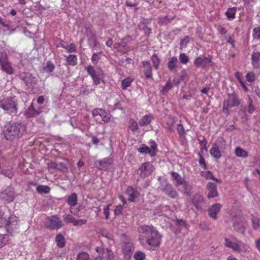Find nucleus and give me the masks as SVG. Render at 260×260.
<instances>
[{
    "instance_id": "nucleus-1",
    "label": "nucleus",
    "mask_w": 260,
    "mask_h": 260,
    "mask_svg": "<svg viewBox=\"0 0 260 260\" xmlns=\"http://www.w3.org/2000/svg\"><path fill=\"white\" fill-rule=\"evenodd\" d=\"M139 232L145 235L146 242L151 247L158 246L160 244L161 236L153 226L141 225Z\"/></svg>"
},
{
    "instance_id": "nucleus-2",
    "label": "nucleus",
    "mask_w": 260,
    "mask_h": 260,
    "mask_svg": "<svg viewBox=\"0 0 260 260\" xmlns=\"http://www.w3.org/2000/svg\"><path fill=\"white\" fill-rule=\"evenodd\" d=\"M25 132V126L20 123H14L6 126L3 131L6 139L13 141L21 137Z\"/></svg>"
},
{
    "instance_id": "nucleus-3",
    "label": "nucleus",
    "mask_w": 260,
    "mask_h": 260,
    "mask_svg": "<svg viewBox=\"0 0 260 260\" xmlns=\"http://www.w3.org/2000/svg\"><path fill=\"white\" fill-rule=\"evenodd\" d=\"M0 108L6 113L16 115L18 112V102L14 97H6L0 100Z\"/></svg>"
},
{
    "instance_id": "nucleus-4",
    "label": "nucleus",
    "mask_w": 260,
    "mask_h": 260,
    "mask_svg": "<svg viewBox=\"0 0 260 260\" xmlns=\"http://www.w3.org/2000/svg\"><path fill=\"white\" fill-rule=\"evenodd\" d=\"M154 170V167L150 162L143 163L137 171V174L139 175L137 180H144L148 177Z\"/></svg>"
},
{
    "instance_id": "nucleus-5",
    "label": "nucleus",
    "mask_w": 260,
    "mask_h": 260,
    "mask_svg": "<svg viewBox=\"0 0 260 260\" xmlns=\"http://www.w3.org/2000/svg\"><path fill=\"white\" fill-rule=\"evenodd\" d=\"M222 111L227 115L229 114V108L238 106L240 104V100L238 96L234 94H229L228 99L224 100Z\"/></svg>"
},
{
    "instance_id": "nucleus-6",
    "label": "nucleus",
    "mask_w": 260,
    "mask_h": 260,
    "mask_svg": "<svg viewBox=\"0 0 260 260\" xmlns=\"http://www.w3.org/2000/svg\"><path fill=\"white\" fill-rule=\"evenodd\" d=\"M247 225V221L243 217H236L233 219V226L238 233L244 235Z\"/></svg>"
},
{
    "instance_id": "nucleus-7",
    "label": "nucleus",
    "mask_w": 260,
    "mask_h": 260,
    "mask_svg": "<svg viewBox=\"0 0 260 260\" xmlns=\"http://www.w3.org/2000/svg\"><path fill=\"white\" fill-rule=\"evenodd\" d=\"M63 226V223L58 215L47 217L46 227L51 230H57Z\"/></svg>"
},
{
    "instance_id": "nucleus-8",
    "label": "nucleus",
    "mask_w": 260,
    "mask_h": 260,
    "mask_svg": "<svg viewBox=\"0 0 260 260\" xmlns=\"http://www.w3.org/2000/svg\"><path fill=\"white\" fill-rule=\"evenodd\" d=\"M0 198L8 203L12 202L15 198L14 189L11 186L7 187L0 194Z\"/></svg>"
},
{
    "instance_id": "nucleus-9",
    "label": "nucleus",
    "mask_w": 260,
    "mask_h": 260,
    "mask_svg": "<svg viewBox=\"0 0 260 260\" xmlns=\"http://www.w3.org/2000/svg\"><path fill=\"white\" fill-rule=\"evenodd\" d=\"M18 225V217L12 215L9 218L8 221L6 224V228L7 232L11 234L16 230Z\"/></svg>"
},
{
    "instance_id": "nucleus-10",
    "label": "nucleus",
    "mask_w": 260,
    "mask_h": 260,
    "mask_svg": "<svg viewBox=\"0 0 260 260\" xmlns=\"http://www.w3.org/2000/svg\"><path fill=\"white\" fill-rule=\"evenodd\" d=\"M211 61L210 57L202 56L197 57L194 60L193 64L197 68H203L209 64Z\"/></svg>"
},
{
    "instance_id": "nucleus-11",
    "label": "nucleus",
    "mask_w": 260,
    "mask_h": 260,
    "mask_svg": "<svg viewBox=\"0 0 260 260\" xmlns=\"http://www.w3.org/2000/svg\"><path fill=\"white\" fill-rule=\"evenodd\" d=\"M96 163L98 164L96 166L99 170H107L109 167L113 163V160L111 158L106 157L101 160L96 161Z\"/></svg>"
},
{
    "instance_id": "nucleus-12",
    "label": "nucleus",
    "mask_w": 260,
    "mask_h": 260,
    "mask_svg": "<svg viewBox=\"0 0 260 260\" xmlns=\"http://www.w3.org/2000/svg\"><path fill=\"white\" fill-rule=\"evenodd\" d=\"M207 189L208 191L207 197L208 198H213L218 196L217 190V185L214 183L209 182L207 184Z\"/></svg>"
},
{
    "instance_id": "nucleus-13",
    "label": "nucleus",
    "mask_w": 260,
    "mask_h": 260,
    "mask_svg": "<svg viewBox=\"0 0 260 260\" xmlns=\"http://www.w3.org/2000/svg\"><path fill=\"white\" fill-rule=\"evenodd\" d=\"M142 67L144 68V74L147 79H152V69L149 61H143Z\"/></svg>"
},
{
    "instance_id": "nucleus-14",
    "label": "nucleus",
    "mask_w": 260,
    "mask_h": 260,
    "mask_svg": "<svg viewBox=\"0 0 260 260\" xmlns=\"http://www.w3.org/2000/svg\"><path fill=\"white\" fill-rule=\"evenodd\" d=\"M192 203L197 210H201L203 205L204 204V198L200 194H196L192 199Z\"/></svg>"
},
{
    "instance_id": "nucleus-15",
    "label": "nucleus",
    "mask_w": 260,
    "mask_h": 260,
    "mask_svg": "<svg viewBox=\"0 0 260 260\" xmlns=\"http://www.w3.org/2000/svg\"><path fill=\"white\" fill-rule=\"evenodd\" d=\"M88 75L90 76L91 78L94 77L97 75H103V71L100 68L95 69V68L89 65L85 68Z\"/></svg>"
},
{
    "instance_id": "nucleus-16",
    "label": "nucleus",
    "mask_w": 260,
    "mask_h": 260,
    "mask_svg": "<svg viewBox=\"0 0 260 260\" xmlns=\"http://www.w3.org/2000/svg\"><path fill=\"white\" fill-rule=\"evenodd\" d=\"M220 209L221 205L220 204L216 203L213 205L208 209V213L209 216L214 219H216L217 218L216 215L219 212Z\"/></svg>"
},
{
    "instance_id": "nucleus-17",
    "label": "nucleus",
    "mask_w": 260,
    "mask_h": 260,
    "mask_svg": "<svg viewBox=\"0 0 260 260\" xmlns=\"http://www.w3.org/2000/svg\"><path fill=\"white\" fill-rule=\"evenodd\" d=\"M126 192L127 194L129 197L128 200L130 202H134V200L138 197L139 195V192L132 186L127 187Z\"/></svg>"
},
{
    "instance_id": "nucleus-18",
    "label": "nucleus",
    "mask_w": 260,
    "mask_h": 260,
    "mask_svg": "<svg viewBox=\"0 0 260 260\" xmlns=\"http://www.w3.org/2000/svg\"><path fill=\"white\" fill-rule=\"evenodd\" d=\"M41 112V109L39 108L36 110L34 108L32 104H31L25 111V114L27 117H32L39 115Z\"/></svg>"
},
{
    "instance_id": "nucleus-19",
    "label": "nucleus",
    "mask_w": 260,
    "mask_h": 260,
    "mask_svg": "<svg viewBox=\"0 0 260 260\" xmlns=\"http://www.w3.org/2000/svg\"><path fill=\"white\" fill-rule=\"evenodd\" d=\"M164 193L171 198L175 199L178 197V192L171 184L166 188Z\"/></svg>"
},
{
    "instance_id": "nucleus-20",
    "label": "nucleus",
    "mask_w": 260,
    "mask_h": 260,
    "mask_svg": "<svg viewBox=\"0 0 260 260\" xmlns=\"http://www.w3.org/2000/svg\"><path fill=\"white\" fill-rule=\"evenodd\" d=\"M252 64L255 69H258L260 67V52H254L251 56Z\"/></svg>"
},
{
    "instance_id": "nucleus-21",
    "label": "nucleus",
    "mask_w": 260,
    "mask_h": 260,
    "mask_svg": "<svg viewBox=\"0 0 260 260\" xmlns=\"http://www.w3.org/2000/svg\"><path fill=\"white\" fill-rule=\"evenodd\" d=\"M178 63V59L176 57L173 56L169 59L167 63V67L171 72H174L176 68Z\"/></svg>"
},
{
    "instance_id": "nucleus-22",
    "label": "nucleus",
    "mask_w": 260,
    "mask_h": 260,
    "mask_svg": "<svg viewBox=\"0 0 260 260\" xmlns=\"http://www.w3.org/2000/svg\"><path fill=\"white\" fill-rule=\"evenodd\" d=\"M210 153L211 156L215 158L218 159L221 157V153L218 146L216 144H213L210 150Z\"/></svg>"
},
{
    "instance_id": "nucleus-23",
    "label": "nucleus",
    "mask_w": 260,
    "mask_h": 260,
    "mask_svg": "<svg viewBox=\"0 0 260 260\" xmlns=\"http://www.w3.org/2000/svg\"><path fill=\"white\" fill-rule=\"evenodd\" d=\"M68 204L71 207H74L77 204V194L75 192L69 196L67 199Z\"/></svg>"
},
{
    "instance_id": "nucleus-24",
    "label": "nucleus",
    "mask_w": 260,
    "mask_h": 260,
    "mask_svg": "<svg viewBox=\"0 0 260 260\" xmlns=\"http://www.w3.org/2000/svg\"><path fill=\"white\" fill-rule=\"evenodd\" d=\"M153 119L151 115H146L143 116L139 121V124L141 126H144L148 125Z\"/></svg>"
},
{
    "instance_id": "nucleus-25",
    "label": "nucleus",
    "mask_w": 260,
    "mask_h": 260,
    "mask_svg": "<svg viewBox=\"0 0 260 260\" xmlns=\"http://www.w3.org/2000/svg\"><path fill=\"white\" fill-rule=\"evenodd\" d=\"M171 176L173 180L175 181V185L176 186H179L183 184V182L184 180L181 178L178 173L175 172H172Z\"/></svg>"
},
{
    "instance_id": "nucleus-26",
    "label": "nucleus",
    "mask_w": 260,
    "mask_h": 260,
    "mask_svg": "<svg viewBox=\"0 0 260 260\" xmlns=\"http://www.w3.org/2000/svg\"><path fill=\"white\" fill-rule=\"evenodd\" d=\"M138 151L142 154H149L151 157L154 156L153 151H151L150 148L145 144H142L139 148Z\"/></svg>"
},
{
    "instance_id": "nucleus-27",
    "label": "nucleus",
    "mask_w": 260,
    "mask_h": 260,
    "mask_svg": "<svg viewBox=\"0 0 260 260\" xmlns=\"http://www.w3.org/2000/svg\"><path fill=\"white\" fill-rule=\"evenodd\" d=\"M133 249V246L131 243L127 242L123 243L122 245V250L125 254L129 255L132 253Z\"/></svg>"
},
{
    "instance_id": "nucleus-28",
    "label": "nucleus",
    "mask_w": 260,
    "mask_h": 260,
    "mask_svg": "<svg viewBox=\"0 0 260 260\" xmlns=\"http://www.w3.org/2000/svg\"><path fill=\"white\" fill-rule=\"evenodd\" d=\"M225 245L226 247L231 248L236 251H240V246L236 243L230 241L228 238L225 239Z\"/></svg>"
},
{
    "instance_id": "nucleus-29",
    "label": "nucleus",
    "mask_w": 260,
    "mask_h": 260,
    "mask_svg": "<svg viewBox=\"0 0 260 260\" xmlns=\"http://www.w3.org/2000/svg\"><path fill=\"white\" fill-rule=\"evenodd\" d=\"M2 174L10 179H12L14 176V172L11 167H8L2 170Z\"/></svg>"
},
{
    "instance_id": "nucleus-30",
    "label": "nucleus",
    "mask_w": 260,
    "mask_h": 260,
    "mask_svg": "<svg viewBox=\"0 0 260 260\" xmlns=\"http://www.w3.org/2000/svg\"><path fill=\"white\" fill-rule=\"evenodd\" d=\"M55 242L58 247H63L65 245V240L63 235L61 234L57 235L55 237Z\"/></svg>"
},
{
    "instance_id": "nucleus-31",
    "label": "nucleus",
    "mask_w": 260,
    "mask_h": 260,
    "mask_svg": "<svg viewBox=\"0 0 260 260\" xmlns=\"http://www.w3.org/2000/svg\"><path fill=\"white\" fill-rule=\"evenodd\" d=\"M134 79L130 77H127L121 81V86L123 90H125L131 85Z\"/></svg>"
},
{
    "instance_id": "nucleus-32",
    "label": "nucleus",
    "mask_w": 260,
    "mask_h": 260,
    "mask_svg": "<svg viewBox=\"0 0 260 260\" xmlns=\"http://www.w3.org/2000/svg\"><path fill=\"white\" fill-rule=\"evenodd\" d=\"M236 9V7H232L227 10L225 14L228 19H233L235 18Z\"/></svg>"
},
{
    "instance_id": "nucleus-33",
    "label": "nucleus",
    "mask_w": 260,
    "mask_h": 260,
    "mask_svg": "<svg viewBox=\"0 0 260 260\" xmlns=\"http://www.w3.org/2000/svg\"><path fill=\"white\" fill-rule=\"evenodd\" d=\"M235 154L238 157H246L248 156V152L240 147L235 149Z\"/></svg>"
},
{
    "instance_id": "nucleus-34",
    "label": "nucleus",
    "mask_w": 260,
    "mask_h": 260,
    "mask_svg": "<svg viewBox=\"0 0 260 260\" xmlns=\"http://www.w3.org/2000/svg\"><path fill=\"white\" fill-rule=\"evenodd\" d=\"M1 67L2 70L8 74L11 75L14 73L13 67L9 62L1 65Z\"/></svg>"
},
{
    "instance_id": "nucleus-35",
    "label": "nucleus",
    "mask_w": 260,
    "mask_h": 260,
    "mask_svg": "<svg viewBox=\"0 0 260 260\" xmlns=\"http://www.w3.org/2000/svg\"><path fill=\"white\" fill-rule=\"evenodd\" d=\"M151 60L153 63L154 68L155 70H158L160 62L159 57L157 56L156 54H153L151 57Z\"/></svg>"
},
{
    "instance_id": "nucleus-36",
    "label": "nucleus",
    "mask_w": 260,
    "mask_h": 260,
    "mask_svg": "<svg viewBox=\"0 0 260 260\" xmlns=\"http://www.w3.org/2000/svg\"><path fill=\"white\" fill-rule=\"evenodd\" d=\"M36 190L40 194L48 193L50 192V188L46 185H39L37 187Z\"/></svg>"
},
{
    "instance_id": "nucleus-37",
    "label": "nucleus",
    "mask_w": 260,
    "mask_h": 260,
    "mask_svg": "<svg viewBox=\"0 0 260 260\" xmlns=\"http://www.w3.org/2000/svg\"><path fill=\"white\" fill-rule=\"evenodd\" d=\"M67 61L69 64L75 66L77 64V58L76 55H70L67 58Z\"/></svg>"
},
{
    "instance_id": "nucleus-38",
    "label": "nucleus",
    "mask_w": 260,
    "mask_h": 260,
    "mask_svg": "<svg viewBox=\"0 0 260 260\" xmlns=\"http://www.w3.org/2000/svg\"><path fill=\"white\" fill-rule=\"evenodd\" d=\"M54 65L50 61H48L47 62L46 66L44 68V71L45 72L50 73L54 71Z\"/></svg>"
},
{
    "instance_id": "nucleus-39",
    "label": "nucleus",
    "mask_w": 260,
    "mask_h": 260,
    "mask_svg": "<svg viewBox=\"0 0 260 260\" xmlns=\"http://www.w3.org/2000/svg\"><path fill=\"white\" fill-rule=\"evenodd\" d=\"M204 177H205V178H206L207 179H210L214 181H215L216 182H218L219 183H221V180L220 179H218L215 178L214 177V176L213 175L211 171H208L206 172L205 174Z\"/></svg>"
},
{
    "instance_id": "nucleus-40",
    "label": "nucleus",
    "mask_w": 260,
    "mask_h": 260,
    "mask_svg": "<svg viewBox=\"0 0 260 260\" xmlns=\"http://www.w3.org/2000/svg\"><path fill=\"white\" fill-rule=\"evenodd\" d=\"M68 167L66 164L63 162H58L57 163L56 170L61 172H66L68 171Z\"/></svg>"
},
{
    "instance_id": "nucleus-41",
    "label": "nucleus",
    "mask_w": 260,
    "mask_h": 260,
    "mask_svg": "<svg viewBox=\"0 0 260 260\" xmlns=\"http://www.w3.org/2000/svg\"><path fill=\"white\" fill-rule=\"evenodd\" d=\"M76 260H89V255L86 252H82L78 254Z\"/></svg>"
},
{
    "instance_id": "nucleus-42",
    "label": "nucleus",
    "mask_w": 260,
    "mask_h": 260,
    "mask_svg": "<svg viewBox=\"0 0 260 260\" xmlns=\"http://www.w3.org/2000/svg\"><path fill=\"white\" fill-rule=\"evenodd\" d=\"M134 257L135 260H144L145 258V254L141 251H138L135 253Z\"/></svg>"
},
{
    "instance_id": "nucleus-43",
    "label": "nucleus",
    "mask_w": 260,
    "mask_h": 260,
    "mask_svg": "<svg viewBox=\"0 0 260 260\" xmlns=\"http://www.w3.org/2000/svg\"><path fill=\"white\" fill-rule=\"evenodd\" d=\"M150 149L151 151H153L154 153V156L156 155V153L157 151V145L154 140H151L149 142Z\"/></svg>"
},
{
    "instance_id": "nucleus-44",
    "label": "nucleus",
    "mask_w": 260,
    "mask_h": 260,
    "mask_svg": "<svg viewBox=\"0 0 260 260\" xmlns=\"http://www.w3.org/2000/svg\"><path fill=\"white\" fill-rule=\"evenodd\" d=\"M102 52H100L98 53H93L92 57H91V61L94 64H96L99 61V60L100 59V56L101 55Z\"/></svg>"
},
{
    "instance_id": "nucleus-45",
    "label": "nucleus",
    "mask_w": 260,
    "mask_h": 260,
    "mask_svg": "<svg viewBox=\"0 0 260 260\" xmlns=\"http://www.w3.org/2000/svg\"><path fill=\"white\" fill-rule=\"evenodd\" d=\"M8 56L7 54L5 52L0 53V64L1 66L8 63Z\"/></svg>"
},
{
    "instance_id": "nucleus-46",
    "label": "nucleus",
    "mask_w": 260,
    "mask_h": 260,
    "mask_svg": "<svg viewBox=\"0 0 260 260\" xmlns=\"http://www.w3.org/2000/svg\"><path fill=\"white\" fill-rule=\"evenodd\" d=\"M246 79L249 82H253L255 80V75L253 72H250L247 73L246 75Z\"/></svg>"
},
{
    "instance_id": "nucleus-47",
    "label": "nucleus",
    "mask_w": 260,
    "mask_h": 260,
    "mask_svg": "<svg viewBox=\"0 0 260 260\" xmlns=\"http://www.w3.org/2000/svg\"><path fill=\"white\" fill-rule=\"evenodd\" d=\"M170 184V183L169 182H168L166 179H164L160 180V188L164 192V190H166V188H167Z\"/></svg>"
},
{
    "instance_id": "nucleus-48",
    "label": "nucleus",
    "mask_w": 260,
    "mask_h": 260,
    "mask_svg": "<svg viewBox=\"0 0 260 260\" xmlns=\"http://www.w3.org/2000/svg\"><path fill=\"white\" fill-rule=\"evenodd\" d=\"M101 118L102 119V120L105 123H108L111 120V115L107 113L105 110L104 111V113H102V116H100Z\"/></svg>"
},
{
    "instance_id": "nucleus-49",
    "label": "nucleus",
    "mask_w": 260,
    "mask_h": 260,
    "mask_svg": "<svg viewBox=\"0 0 260 260\" xmlns=\"http://www.w3.org/2000/svg\"><path fill=\"white\" fill-rule=\"evenodd\" d=\"M199 155L200 156L199 162L200 164V166L203 169H206L207 168V165L206 164L205 160L202 154L201 153H199Z\"/></svg>"
},
{
    "instance_id": "nucleus-50",
    "label": "nucleus",
    "mask_w": 260,
    "mask_h": 260,
    "mask_svg": "<svg viewBox=\"0 0 260 260\" xmlns=\"http://www.w3.org/2000/svg\"><path fill=\"white\" fill-rule=\"evenodd\" d=\"M179 60L181 63L185 64L189 61V58L185 53H180Z\"/></svg>"
},
{
    "instance_id": "nucleus-51",
    "label": "nucleus",
    "mask_w": 260,
    "mask_h": 260,
    "mask_svg": "<svg viewBox=\"0 0 260 260\" xmlns=\"http://www.w3.org/2000/svg\"><path fill=\"white\" fill-rule=\"evenodd\" d=\"M64 221L67 223H74L75 218L70 214L64 215L63 216Z\"/></svg>"
},
{
    "instance_id": "nucleus-52",
    "label": "nucleus",
    "mask_w": 260,
    "mask_h": 260,
    "mask_svg": "<svg viewBox=\"0 0 260 260\" xmlns=\"http://www.w3.org/2000/svg\"><path fill=\"white\" fill-rule=\"evenodd\" d=\"M105 110L103 109H94L92 111V115L93 117L96 118L98 116H102V113H104Z\"/></svg>"
},
{
    "instance_id": "nucleus-53",
    "label": "nucleus",
    "mask_w": 260,
    "mask_h": 260,
    "mask_svg": "<svg viewBox=\"0 0 260 260\" xmlns=\"http://www.w3.org/2000/svg\"><path fill=\"white\" fill-rule=\"evenodd\" d=\"M175 123V120L174 117H169L168 118L167 124L170 129L173 130V126Z\"/></svg>"
},
{
    "instance_id": "nucleus-54",
    "label": "nucleus",
    "mask_w": 260,
    "mask_h": 260,
    "mask_svg": "<svg viewBox=\"0 0 260 260\" xmlns=\"http://www.w3.org/2000/svg\"><path fill=\"white\" fill-rule=\"evenodd\" d=\"M189 38L187 36L185 37V38L182 39L181 40L180 43V48L183 49V48L186 47V46H187V45L189 43Z\"/></svg>"
},
{
    "instance_id": "nucleus-55",
    "label": "nucleus",
    "mask_w": 260,
    "mask_h": 260,
    "mask_svg": "<svg viewBox=\"0 0 260 260\" xmlns=\"http://www.w3.org/2000/svg\"><path fill=\"white\" fill-rule=\"evenodd\" d=\"M181 185H183V187L185 190V192L188 195H189L190 190L191 188L190 185L187 182H185V181H184L183 182V184H182Z\"/></svg>"
},
{
    "instance_id": "nucleus-56",
    "label": "nucleus",
    "mask_w": 260,
    "mask_h": 260,
    "mask_svg": "<svg viewBox=\"0 0 260 260\" xmlns=\"http://www.w3.org/2000/svg\"><path fill=\"white\" fill-rule=\"evenodd\" d=\"M253 37L254 39H260V27L254 28Z\"/></svg>"
},
{
    "instance_id": "nucleus-57",
    "label": "nucleus",
    "mask_w": 260,
    "mask_h": 260,
    "mask_svg": "<svg viewBox=\"0 0 260 260\" xmlns=\"http://www.w3.org/2000/svg\"><path fill=\"white\" fill-rule=\"evenodd\" d=\"M123 206L119 205L117 206L114 210V214L115 215L118 216L122 214L123 211Z\"/></svg>"
},
{
    "instance_id": "nucleus-58",
    "label": "nucleus",
    "mask_w": 260,
    "mask_h": 260,
    "mask_svg": "<svg viewBox=\"0 0 260 260\" xmlns=\"http://www.w3.org/2000/svg\"><path fill=\"white\" fill-rule=\"evenodd\" d=\"M87 220L86 219H77L75 218L73 225L74 226L82 225L85 224Z\"/></svg>"
},
{
    "instance_id": "nucleus-59",
    "label": "nucleus",
    "mask_w": 260,
    "mask_h": 260,
    "mask_svg": "<svg viewBox=\"0 0 260 260\" xmlns=\"http://www.w3.org/2000/svg\"><path fill=\"white\" fill-rule=\"evenodd\" d=\"M129 128L133 132H135L138 129V125L137 123L134 121V120H131V124L129 126Z\"/></svg>"
},
{
    "instance_id": "nucleus-60",
    "label": "nucleus",
    "mask_w": 260,
    "mask_h": 260,
    "mask_svg": "<svg viewBox=\"0 0 260 260\" xmlns=\"http://www.w3.org/2000/svg\"><path fill=\"white\" fill-rule=\"evenodd\" d=\"M172 20V18L169 19L168 16H165L164 17H161L159 18V23L161 24L167 23L170 22Z\"/></svg>"
},
{
    "instance_id": "nucleus-61",
    "label": "nucleus",
    "mask_w": 260,
    "mask_h": 260,
    "mask_svg": "<svg viewBox=\"0 0 260 260\" xmlns=\"http://www.w3.org/2000/svg\"><path fill=\"white\" fill-rule=\"evenodd\" d=\"M201 147H205V149L207 150L206 145L207 144V140L204 137H202L198 139Z\"/></svg>"
},
{
    "instance_id": "nucleus-62",
    "label": "nucleus",
    "mask_w": 260,
    "mask_h": 260,
    "mask_svg": "<svg viewBox=\"0 0 260 260\" xmlns=\"http://www.w3.org/2000/svg\"><path fill=\"white\" fill-rule=\"evenodd\" d=\"M177 131L180 137L183 136L185 133L183 126L181 123L177 124Z\"/></svg>"
},
{
    "instance_id": "nucleus-63",
    "label": "nucleus",
    "mask_w": 260,
    "mask_h": 260,
    "mask_svg": "<svg viewBox=\"0 0 260 260\" xmlns=\"http://www.w3.org/2000/svg\"><path fill=\"white\" fill-rule=\"evenodd\" d=\"M176 225L179 226L181 228H186L187 224L185 221L183 219H177L176 220Z\"/></svg>"
},
{
    "instance_id": "nucleus-64",
    "label": "nucleus",
    "mask_w": 260,
    "mask_h": 260,
    "mask_svg": "<svg viewBox=\"0 0 260 260\" xmlns=\"http://www.w3.org/2000/svg\"><path fill=\"white\" fill-rule=\"evenodd\" d=\"M173 86V84L171 83L170 82H168L164 86L161 91L163 92H167Z\"/></svg>"
}]
</instances>
